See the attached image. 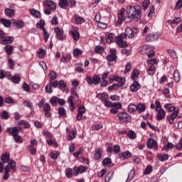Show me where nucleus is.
<instances>
[{
	"mask_svg": "<svg viewBox=\"0 0 182 182\" xmlns=\"http://www.w3.org/2000/svg\"><path fill=\"white\" fill-rule=\"evenodd\" d=\"M126 9L121 8L117 12V26H120L123 22L129 23L131 21H140L141 18V7L139 5L128 6L127 8V16H124Z\"/></svg>",
	"mask_w": 182,
	"mask_h": 182,
	"instance_id": "f257e3e1",
	"label": "nucleus"
},
{
	"mask_svg": "<svg viewBox=\"0 0 182 182\" xmlns=\"http://www.w3.org/2000/svg\"><path fill=\"white\" fill-rule=\"evenodd\" d=\"M6 133L13 136L16 143H23L22 139H21V136L18 134V133H19V131L18 128H16V127L7 128Z\"/></svg>",
	"mask_w": 182,
	"mask_h": 182,
	"instance_id": "f03ea898",
	"label": "nucleus"
},
{
	"mask_svg": "<svg viewBox=\"0 0 182 182\" xmlns=\"http://www.w3.org/2000/svg\"><path fill=\"white\" fill-rule=\"evenodd\" d=\"M156 108L155 110L157 112L156 114V120H163L166 117V111L161 108V104L160 101L156 100L155 102Z\"/></svg>",
	"mask_w": 182,
	"mask_h": 182,
	"instance_id": "7ed1b4c3",
	"label": "nucleus"
},
{
	"mask_svg": "<svg viewBox=\"0 0 182 182\" xmlns=\"http://www.w3.org/2000/svg\"><path fill=\"white\" fill-rule=\"evenodd\" d=\"M136 33H139V28H132L131 27H127L125 28V33H124V35L125 36V38H129V39H132V38H134V35H136Z\"/></svg>",
	"mask_w": 182,
	"mask_h": 182,
	"instance_id": "20e7f679",
	"label": "nucleus"
},
{
	"mask_svg": "<svg viewBox=\"0 0 182 182\" xmlns=\"http://www.w3.org/2000/svg\"><path fill=\"white\" fill-rule=\"evenodd\" d=\"M118 118L122 123H129V122H132V117L126 112H119L118 114Z\"/></svg>",
	"mask_w": 182,
	"mask_h": 182,
	"instance_id": "39448f33",
	"label": "nucleus"
},
{
	"mask_svg": "<svg viewBox=\"0 0 182 182\" xmlns=\"http://www.w3.org/2000/svg\"><path fill=\"white\" fill-rule=\"evenodd\" d=\"M54 32H55V38L58 41H65L66 35L63 34V31L59 27H55L54 28Z\"/></svg>",
	"mask_w": 182,
	"mask_h": 182,
	"instance_id": "423d86ee",
	"label": "nucleus"
},
{
	"mask_svg": "<svg viewBox=\"0 0 182 182\" xmlns=\"http://www.w3.org/2000/svg\"><path fill=\"white\" fill-rule=\"evenodd\" d=\"M147 149H154V150H159V144L154 139L149 138L146 141Z\"/></svg>",
	"mask_w": 182,
	"mask_h": 182,
	"instance_id": "0eeeda50",
	"label": "nucleus"
},
{
	"mask_svg": "<svg viewBox=\"0 0 182 182\" xmlns=\"http://www.w3.org/2000/svg\"><path fill=\"white\" fill-rule=\"evenodd\" d=\"M124 39H126V36L124 35V33H121V35L118 36L116 42L120 48H127V43Z\"/></svg>",
	"mask_w": 182,
	"mask_h": 182,
	"instance_id": "6e6552de",
	"label": "nucleus"
},
{
	"mask_svg": "<svg viewBox=\"0 0 182 182\" xmlns=\"http://www.w3.org/2000/svg\"><path fill=\"white\" fill-rule=\"evenodd\" d=\"M106 59L107 62H116V60H117V55H116V48L109 49V54L107 55Z\"/></svg>",
	"mask_w": 182,
	"mask_h": 182,
	"instance_id": "1a4fd4ad",
	"label": "nucleus"
},
{
	"mask_svg": "<svg viewBox=\"0 0 182 182\" xmlns=\"http://www.w3.org/2000/svg\"><path fill=\"white\" fill-rule=\"evenodd\" d=\"M85 80L89 85H99L100 83V77L97 75H94L92 78L90 76H87Z\"/></svg>",
	"mask_w": 182,
	"mask_h": 182,
	"instance_id": "9d476101",
	"label": "nucleus"
},
{
	"mask_svg": "<svg viewBox=\"0 0 182 182\" xmlns=\"http://www.w3.org/2000/svg\"><path fill=\"white\" fill-rule=\"evenodd\" d=\"M159 36H160V34H159V33H149L146 37V41L147 42H154L155 41H157V39H159Z\"/></svg>",
	"mask_w": 182,
	"mask_h": 182,
	"instance_id": "9b49d317",
	"label": "nucleus"
},
{
	"mask_svg": "<svg viewBox=\"0 0 182 182\" xmlns=\"http://www.w3.org/2000/svg\"><path fill=\"white\" fill-rule=\"evenodd\" d=\"M43 4L49 9H51V11H55V9H56V3L52 0H45Z\"/></svg>",
	"mask_w": 182,
	"mask_h": 182,
	"instance_id": "f8f14e48",
	"label": "nucleus"
},
{
	"mask_svg": "<svg viewBox=\"0 0 182 182\" xmlns=\"http://www.w3.org/2000/svg\"><path fill=\"white\" fill-rule=\"evenodd\" d=\"M15 41V38L14 36H7L4 37L2 40H1V45H8L9 43H12Z\"/></svg>",
	"mask_w": 182,
	"mask_h": 182,
	"instance_id": "ddd939ff",
	"label": "nucleus"
},
{
	"mask_svg": "<svg viewBox=\"0 0 182 182\" xmlns=\"http://www.w3.org/2000/svg\"><path fill=\"white\" fill-rule=\"evenodd\" d=\"M141 86L140 85V83L137 81H134L133 84L130 86V90L132 93H136L139 89H140Z\"/></svg>",
	"mask_w": 182,
	"mask_h": 182,
	"instance_id": "4468645a",
	"label": "nucleus"
},
{
	"mask_svg": "<svg viewBox=\"0 0 182 182\" xmlns=\"http://www.w3.org/2000/svg\"><path fill=\"white\" fill-rule=\"evenodd\" d=\"M85 171H86V168L83 166H80L78 167L75 166L73 169V173L75 174V176H77L79 173L82 174V173H85Z\"/></svg>",
	"mask_w": 182,
	"mask_h": 182,
	"instance_id": "2eb2a0df",
	"label": "nucleus"
},
{
	"mask_svg": "<svg viewBox=\"0 0 182 182\" xmlns=\"http://www.w3.org/2000/svg\"><path fill=\"white\" fill-rule=\"evenodd\" d=\"M114 80H115V82H119L117 85H119V87H122L126 85V79L120 77L119 75H115Z\"/></svg>",
	"mask_w": 182,
	"mask_h": 182,
	"instance_id": "dca6fc26",
	"label": "nucleus"
},
{
	"mask_svg": "<svg viewBox=\"0 0 182 182\" xmlns=\"http://www.w3.org/2000/svg\"><path fill=\"white\" fill-rule=\"evenodd\" d=\"M106 39L107 43H112V42H114V41H116V36L114 35V33H107Z\"/></svg>",
	"mask_w": 182,
	"mask_h": 182,
	"instance_id": "f3484780",
	"label": "nucleus"
},
{
	"mask_svg": "<svg viewBox=\"0 0 182 182\" xmlns=\"http://www.w3.org/2000/svg\"><path fill=\"white\" fill-rule=\"evenodd\" d=\"M11 22L14 25H16V26H17L18 29H21L23 26H25V23H23L22 20L15 21V19H12Z\"/></svg>",
	"mask_w": 182,
	"mask_h": 182,
	"instance_id": "a211bd4d",
	"label": "nucleus"
},
{
	"mask_svg": "<svg viewBox=\"0 0 182 182\" xmlns=\"http://www.w3.org/2000/svg\"><path fill=\"white\" fill-rule=\"evenodd\" d=\"M97 97L100 99L101 102H105L109 99V95L106 92L99 93L97 95Z\"/></svg>",
	"mask_w": 182,
	"mask_h": 182,
	"instance_id": "6ab92c4d",
	"label": "nucleus"
},
{
	"mask_svg": "<svg viewBox=\"0 0 182 182\" xmlns=\"http://www.w3.org/2000/svg\"><path fill=\"white\" fill-rule=\"evenodd\" d=\"M0 23L5 26V28H11V25H12V22L11 20L6 19L4 18H0Z\"/></svg>",
	"mask_w": 182,
	"mask_h": 182,
	"instance_id": "aec40b11",
	"label": "nucleus"
},
{
	"mask_svg": "<svg viewBox=\"0 0 182 182\" xmlns=\"http://www.w3.org/2000/svg\"><path fill=\"white\" fill-rule=\"evenodd\" d=\"M4 50L9 56H11L14 53V46L11 45H7L4 47Z\"/></svg>",
	"mask_w": 182,
	"mask_h": 182,
	"instance_id": "412c9836",
	"label": "nucleus"
},
{
	"mask_svg": "<svg viewBox=\"0 0 182 182\" xmlns=\"http://www.w3.org/2000/svg\"><path fill=\"white\" fill-rule=\"evenodd\" d=\"M71 35L73 38V40L75 41H77L79 39H80V34L76 29H74L71 31Z\"/></svg>",
	"mask_w": 182,
	"mask_h": 182,
	"instance_id": "4be33fe9",
	"label": "nucleus"
},
{
	"mask_svg": "<svg viewBox=\"0 0 182 182\" xmlns=\"http://www.w3.org/2000/svg\"><path fill=\"white\" fill-rule=\"evenodd\" d=\"M58 5L61 9H66L69 6V2L68 0H60Z\"/></svg>",
	"mask_w": 182,
	"mask_h": 182,
	"instance_id": "5701e85b",
	"label": "nucleus"
},
{
	"mask_svg": "<svg viewBox=\"0 0 182 182\" xmlns=\"http://www.w3.org/2000/svg\"><path fill=\"white\" fill-rule=\"evenodd\" d=\"M68 103H69L70 110L73 112L75 110V102H73V97L70 96L68 100Z\"/></svg>",
	"mask_w": 182,
	"mask_h": 182,
	"instance_id": "b1692460",
	"label": "nucleus"
},
{
	"mask_svg": "<svg viewBox=\"0 0 182 182\" xmlns=\"http://www.w3.org/2000/svg\"><path fill=\"white\" fill-rule=\"evenodd\" d=\"M164 109L167 110L168 113H171L176 110V107L173 106V104H165Z\"/></svg>",
	"mask_w": 182,
	"mask_h": 182,
	"instance_id": "393cba45",
	"label": "nucleus"
},
{
	"mask_svg": "<svg viewBox=\"0 0 182 182\" xmlns=\"http://www.w3.org/2000/svg\"><path fill=\"white\" fill-rule=\"evenodd\" d=\"M139 75H140V71L139 70H133L131 74V79L136 82V80H137Z\"/></svg>",
	"mask_w": 182,
	"mask_h": 182,
	"instance_id": "a878e982",
	"label": "nucleus"
},
{
	"mask_svg": "<svg viewBox=\"0 0 182 182\" xmlns=\"http://www.w3.org/2000/svg\"><path fill=\"white\" fill-rule=\"evenodd\" d=\"M137 111V105L130 103L128 105V112L129 113H134V112Z\"/></svg>",
	"mask_w": 182,
	"mask_h": 182,
	"instance_id": "bb28decb",
	"label": "nucleus"
},
{
	"mask_svg": "<svg viewBox=\"0 0 182 182\" xmlns=\"http://www.w3.org/2000/svg\"><path fill=\"white\" fill-rule=\"evenodd\" d=\"M173 79L176 83H178L180 82V80L181 79V75H180V72H178V70H176L173 73Z\"/></svg>",
	"mask_w": 182,
	"mask_h": 182,
	"instance_id": "cd10ccee",
	"label": "nucleus"
},
{
	"mask_svg": "<svg viewBox=\"0 0 182 182\" xmlns=\"http://www.w3.org/2000/svg\"><path fill=\"white\" fill-rule=\"evenodd\" d=\"M136 108L138 113H143L146 110V105L143 103H139L136 105Z\"/></svg>",
	"mask_w": 182,
	"mask_h": 182,
	"instance_id": "c85d7f7f",
	"label": "nucleus"
},
{
	"mask_svg": "<svg viewBox=\"0 0 182 182\" xmlns=\"http://www.w3.org/2000/svg\"><path fill=\"white\" fill-rule=\"evenodd\" d=\"M135 176H136V171L134 169H132L129 173L128 174L127 182L132 181V180L134 178Z\"/></svg>",
	"mask_w": 182,
	"mask_h": 182,
	"instance_id": "c756f323",
	"label": "nucleus"
},
{
	"mask_svg": "<svg viewBox=\"0 0 182 182\" xmlns=\"http://www.w3.org/2000/svg\"><path fill=\"white\" fill-rule=\"evenodd\" d=\"M9 157H10L9 154H3L1 156V163L4 164H5V163H8V161H9Z\"/></svg>",
	"mask_w": 182,
	"mask_h": 182,
	"instance_id": "7c9ffc66",
	"label": "nucleus"
},
{
	"mask_svg": "<svg viewBox=\"0 0 182 182\" xmlns=\"http://www.w3.org/2000/svg\"><path fill=\"white\" fill-rule=\"evenodd\" d=\"M4 14L6 16H13V15H15V10L7 8L4 9Z\"/></svg>",
	"mask_w": 182,
	"mask_h": 182,
	"instance_id": "2f4dec72",
	"label": "nucleus"
},
{
	"mask_svg": "<svg viewBox=\"0 0 182 182\" xmlns=\"http://www.w3.org/2000/svg\"><path fill=\"white\" fill-rule=\"evenodd\" d=\"M147 74L149 75H153L154 73H156V66L152 65H150L149 69L146 70Z\"/></svg>",
	"mask_w": 182,
	"mask_h": 182,
	"instance_id": "473e14b6",
	"label": "nucleus"
},
{
	"mask_svg": "<svg viewBox=\"0 0 182 182\" xmlns=\"http://www.w3.org/2000/svg\"><path fill=\"white\" fill-rule=\"evenodd\" d=\"M11 82H13V83H19V82H21V76L19 75V74H16L13 77H11Z\"/></svg>",
	"mask_w": 182,
	"mask_h": 182,
	"instance_id": "72a5a7b5",
	"label": "nucleus"
},
{
	"mask_svg": "<svg viewBox=\"0 0 182 182\" xmlns=\"http://www.w3.org/2000/svg\"><path fill=\"white\" fill-rule=\"evenodd\" d=\"M36 28H38V29H41L42 31H43V29H45V20H40V23H36Z\"/></svg>",
	"mask_w": 182,
	"mask_h": 182,
	"instance_id": "f704fd0d",
	"label": "nucleus"
},
{
	"mask_svg": "<svg viewBox=\"0 0 182 182\" xmlns=\"http://www.w3.org/2000/svg\"><path fill=\"white\" fill-rule=\"evenodd\" d=\"M95 160H100L102 159V150L97 149L95 153Z\"/></svg>",
	"mask_w": 182,
	"mask_h": 182,
	"instance_id": "c9c22d12",
	"label": "nucleus"
},
{
	"mask_svg": "<svg viewBox=\"0 0 182 182\" xmlns=\"http://www.w3.org/2000/svg\"><path fill=\"white\" fill-rule=\"evenodd\" d=\"M74 16H75V21L77 22V23L80 24L85 22V19L79 16L77 14H75Z\"/></svg>",
	"mask_w": 182,
	"mask_h": 182,
	"instance_id": "e433bc0d",
	"label": "nucleus"
},
{
	"mask_svg": "<svg viewBox=\"0 0 182 182\" xmlns=\"http://www.w3.org/2000/svg\"><path fill=\"white\" fill-rule=\"evenodd\" d=\"M9 166H10V168H11V170H13L14 171H15V170H16V162L14 160H11L9 162Z\"/></svg>",
	"mask_w": 182,
	"mask_h": 182,
	"instance_id": "4c0bfd02",
	"label": "nucleus"
},
{
	"mask_svg": "<svg viewBox=\"0 0 182 182\" xmlns=\"http://www.w3.org/2000/svg\"><path fill=\"white\" fill-rule=\"evenodd\" d=\"M152 171H153V166H151V165H148L144 170V174L145 176H147L150 174V173H151Z\"/></svg>",
	"mask_w": 182,
	"mask_h": 182,
	"instance_id": "58836bf2",
	"label": "nucleus"
},
{
	"mask_svg": "<svg viewBox=\"0 0 182 182\" xmlns=\"http://www.w3.org/2000/svg\"><path fill=\"white\" fill-rule=\"evenodd\" d=\"M58 114H59L60 117L66 116V110L65 109L64 107L58 108Z\"/></svg>",
	"mask_w": 182,
	"mask_h": 182,
	"instance_id": "ea45409f",
	"label": "nucleus"
},
{
	"mask_svg": "<svg viewBox=\"0 0 182 182\" xmlns=\"http://www.w3.org/2000/svg\"><path fill=\"white\" fill-rule=\"evenodd\" d=\"M43 35L44 36L45 42H48V40L49 39V33H48V31H46V28H43Z\"/></svg>",
	"mask_w": 182,
	"mask_h": 182,
	"instance_id": "a19ab883",
	"label": "nucleus"
},
{
	"mask_svg": "<svg viewBox=\"0 0 182 182\" xmlns=\"http://www.w3.org/2000/svg\"><path fill=\"white\" fill-rule=\"evenodd\" d=\"M173 147L174 144H173L171 142H168L167 144L164 146L163 149L167 151L169 150V149H173Z\"/></svg>",
	"mask_w": 182,
	"mask_h": 182,
	"instance_id": "79ce46f5",
	"label": "nucleus"
},
{
	"mask_svg": "<svg viewBox=\"0 0 182 182\" xmlns=\"http://www.w3.org/2000/svg\"><path fill=\"white\" fill-rule=\"evenodd\" d=\"M146 63L148 65H151H151L154 66V65H157V63H159V60H157V59H151V60H148L146 61Z\"/></svg>",
	"mask_w": 182,
	"mask_h": 182,
	"instance_id": "37998d69",
	"label": "nucleus"
},
{
	"mask_svg": "<svg viewBox=\"0 0 182 182\" xmlns=\"http://www.w3.org/2000/svg\"><path fill=\"white\" fill-rule=\"evenodd\" d=\"M22 88L25 92H27L28 93L31 92V87L29 86V85L26 84V82L23 83Z\"/></svg>",
	"mask_w": 182,
	"mask_h": 182,
	"instance_id": "c03bdc74",
	"label": "nucleus"
},
{
	"mask_svg": "<svg viewBox=\"0 0 182 182\" xmlns=\"http://www.w3.org/2000/svg\"><path fill=\"white\" fill-rule=\"evenodd\" d=\"M45 90H46V93H48V94L53 93V90L52 89V86L50 85V83H49V85H47L46 86Z\"/></svg>",
	"mask_w": 182,
	"mask_h": 182,
	"instance_id": "a18cd8bd",
	"label": "nucleus"
},
{
	"mask_svg": "<svg viewBox=\"0 0 182 182\" xmlns=\"http://www.w3.org/2000/svg\"><path fill=\"white\" fill-rule=\"evenodd\" d=\"M132 70V63H127L125 65V70L124 71V73H129Z\"/></svg>",
	"mask_w": 182,
	"mask_h": 182,
	"instance_id": "49530a36",
	"label": "nucleus"
},
{
	"mask_svg": "<svg viewBox=\"0 0 182 182\" xmlns=\"http://www.w3.org/2000/svg\"><path fill=\"white\" fill-rule=\"evenodd\" d=\"M24 106H26V107H28L31 109V110H33V105H32V102L31 101H25L23 102Z\"/></svg>",
	"mask_w": 182,
	"mask_h": 182,
	"instance_id": "de8ad7c7",
	"label": "nucleus"
},
{
	"mask_svg": "<svg viewBox=\"0 0 182 182\" xmlns=\"http://www.w3.org/2000/svg\"><path fill=\"white\" fill-rule=\"evenodd\" d=\"M167 53H168V55H170V56H171V58H177V54L176 53V51L174 50H167Z\"/></svg>",
	"mask_w": 182,
	"mask_h": 182,
	"instance_id": "09e8293b",
	"label": "nucleus"
},
{
	"mask_svg": "<svg viewBox=\"0 0 182 182\" xmlns=\"http://www.w3.org/2000/svg\"><path fill=\"white\" fill-rule=\"evenodd\" d=\"M8 63L9 69H14L15 62L14 61V59L9 58Z\"/></svg>",
	"mask_w": 182,
	"mask_h": 182,
	"instance_id": "8fccbe9b",
	"label": "nucleus"
},
{
	"mask_svg": "<svg viewBox=\"0 0 182 182\" xmlns=\"http://www.w3.org/2000/svg\"><path fill=\"white\" fill-rule=\"evenodd\" d=\"M30 14L33 15V16H36V18H39L41 13L35 9L30 10Z\"/></svg>",
	"mask_w": 182,
	"mask_h": 182,
	"instance_id": "3c124183",
	"label": "nucleus"
},
{
	"mask_svg": "<svg viewBox=\"0 0 182 182\" xmlns=\"http://www.w3.org/2000/svg\"><path fill=\"white\" fill-rule=\"evenodd\" d=\"M4 102L8 105H12V103H14L15 100H14L11 97H7L4 99Z\"/></svg>",
	"mask_w": 182,
	"mask_h": 182,
	"instance_id": "603ef678",
	"label": "nucleus"
},
{
	"mask_svg": "<svg viewBox=\"0 0 182 182\" xmlns=\"http://www.w3.org/2000/svg\"><path fill=\"white\" fill-rule=\"evenodd\" d=\"M128 137H129L131 140H134V139H136V132L134 131H129L128 132Z\"/></svg>",
	"mask_w": 182,
	"mask_h": 182,
	"instance_id": "864d4df0",
	"label": "nucleus"
},
{
	"mask_svg": "<svg viewBox=\"0 0 182 182\" xmlns=\"http://www.w3.org/2000/svg\"><path fill=\"white\" fill-rule=\"evenodd\" d=\"M68 86V84L65 82V80H61L60 82H58V89H60V87H66Z\"/></svg>",
	"mask_w": 182,
	"mask_h": 182,
	"instance_id": "5fc2aeb1",
	"label": "nucleus"
},
{
	"mask_svg": "<svg viewBox=\"0 0 182 182\" xmlns=\"http://www.w3.org/2000/svg\"><path fill=\"white\" fill-rule=\"evenodd\" d=\"M112 107H114V109H122V105L120 102H114L112 103Z\"/></svg>",
	"mask_w": 182,
	"mask_h": 182,
	"instance_id": "6e6d98bb",
	"label": "nucleus"
},
{
	"mask_svg": "<svg viewBox=\"0 0 182 182\" xmlns=\"http://www.w3.org/2000/svg\"><path fill=\"white\" fill-rule=\"evenodd\" d=\"M43 112H50V105L46 103L43 106Z\"/></svg>",
	"mask_w": 182,
	"mask_h": 182,
	"instance_id": "4d7b16f0",
	"label": "nucleus"
},
{
	"mask_svg": "<svg viewBox=\"0 0 182 182\" xmlns=\"http://www.w3.org/2000/svg\"><path fill=\"white\" fill-rule=\"evenodd\" d=\"M49 77H50V80H55V79H56L58 77V74H56V73H55V71H52L49 74Z\"/></svg>",
	"mask_w": 182,
	"mask_h": 182,
	"instance_id": "13d9d810",
	"label": "nucleus"
},
{
	"mask_svg": "<svg viewBox=\"0 0 182 182\" xmlns=\"http://www.w3.org/2000/svg\"><path fill=\"white\" fill-rule=\"evenodd\" d=\"M65 176L68 178H71L72 177V168H68L65 170Z\"/></svg>",
	"mask_w": 182,
	"mask_h": 182,
	"instance_id": "bf43d9fd",
	"label": "nucleus"
},
{
	"mask_svg": "<svg viewBox=\"0 0 182 182\" xmlns=\"http://www.w3.org/2000/svg\"><path fill=\"white\" fill-rule=\"evenodd\" d=\"M102 163L104 166H109V164H112V159L110 158H105Z\"/></svg>",
	"mask_w": 182,
	"mask_h": 182,
	"instance_id": "052dcab7",
	"label": "nucleus"
},
{
	"mask_svg": "<svg viewBox=\"0 0 182 182\" xmlns=\"http://www.w3.org/2000/svg\"><path fill=\"white\" fill-rule=\"evenodd\" d=\"M58 98L57 97H53L50 99V103L53 105V106H55L56 103H58Z\"/></svg>",
	"mask_w": 182,
	"mask_h": 182,
	"instance_id": "680f3d73",
	"label": "nucleus"
},
{
	"mask_svg": "<svg viewBox=\"0 0 182 182\" xmlns=\"http://www.w3.org/2000/svg\"><path fill=\"white\" fill-rule=\"evenodd\" d=\"M159 159L160 161H166V160H168V154H164L163 156H159Z\"/></svg>",
	"mask_w": 182,
	"mask_h": 182,
	"instance_id": "e2e57ef3",
	"label": "nucleus"
},
{
	"mask_svg": "<svg viewBox=\"0 0 182 182\" xmlns=\"http://www.w3.org/2000/svg\"><path fill=\"white\" fill-rule=\"evenodd\" d=\"M122 157L124 159H130V157H132V153H130V151H125L122 154Z\"/></svg>",
	"mask_w": 182,
	"mask_h": 182,
	"instance_id": "0e129e2a",
	"label": "nucleus"
},
{
	"mask_svg": "<svg viewBox=\"0 0 182 182\" xmlns=\"http://www.w3.org/2000/svg\"><path fill=\"white\" fill-rule=\"evenodd\" d=\"M117 87H120V86L117 84H113L112 86H109L108 87V90H109V92H112V90H116V89H117Z\"/></svg>",
	"mask_w": 182,
	"mask_h": 182,
	"instance_id": "69168bd1",
	"label": "nucleus"
},
{
	"mask_svg": "<svg viewBox=\"0 0 182 182\" xmlns=\"http://www.w3.org/2000/svg\"><path fill=\"white\" fill-rule=\"evenodd\" d=\"M28 151L31 152V154H33V155L36 154V149L34 148L33 146H28Z\"/></svg>",
	"mask_w": 182,
	"mask_h": 182,
	"instance_id": "338daca9",
	"label": "nucleus"
},
{
	"mask_svg": "<svg viewBox=\"0 0 182 182\" xmlns=\"http://www.w3.org/2000/svg\"><path fill=\"white\" fill-rule=\"evenodd\" d=\"M2 119H4V120H7V119H9V114H8L7 111H4L1 114Z\"/></svg>",
	"mask_w": 182,
	"mask_h": 182,
	"instance_id": "774afa93",
	"label": "nucleus"
}]
</instances>
